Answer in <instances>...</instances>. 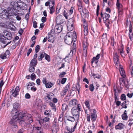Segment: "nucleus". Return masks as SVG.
<instances>
[{"mask_svg":"<svg viewBox=\"0 0 133 133\" xmlns=\"http://www.w3.org/2000/svg\"><path fill=\"white\" fill-rule=\"evenodd\" d=\"M41 21L43 23H44L46 20V18L45 17H43L41 18Z\"/></svg>","mask_w":133,"mask_h":133,"instance_id":"obj_59","label":"nucleus"},{"mask_svg":"<svg viewBox=\"0 0 133 133\" xmlns=\"http://www.w3.org/2000/svg\"><path fill=\"white\" fill-rule=\"evenodd\" d=\"M77 103V101L75 99L72 100L69 102V104L70 106H75Z\"/></svg>","mask_w":133,"mask_h":133,"instance_id":"obj_27","label":"nucleus"},{"mask_svg":"<svg viewBox=\"0 0 133 133\" xmlns=\"http://www.w3.org/2000/svg\"><path fill=\"white\" fill-rule=\"evenodd\" d=\"M122 9L118 10V15L119 16H121L122 14Z\"/></svg>","mask_w":133,"mask_h":133,"instance_id":"obj_57","label":"nucleus"},{"mask_svg":"<svg viewBox=\"0 0 133 133\" xmlns=\"http://www.w3.org/2000/svg\"><path fill=\"white\" fill-rule=\"evenodd\" d=\"M66 79H66V78H63L62 79V80H61V83L62 84H64L65 83V82H66Z\"/></svg>","mask_w":133,"mask_h":133,"instance_id":"obj_53","label":"nucleus"},{"mask_svg":"<svg viewBox=\"0 0 133 133\" xmlns=\"http://www.w3.org/2000/svg\"><path fill=\"white\" fill-rule=\"evenodd\" d=\"M70 84H68L65 86L64 88V90L61 93L62 95H64L66 94V92L70 88Z\"/></svg>","mask_w":133,"mask_h":133,"instance_id":"obj_19","label":"nucleus"},{"mask_svg":"<svg viewBox=\"0 0 133 133\" xmlns=\"http://www.w3.org/2000/svg\"><path fill=\"white\" fill-rule=\"evenodd\" d=\"M13 109L12 110H16L17 112H19V113L21 112H19L18 111H17L16 109H17L18 107L19 106V104L18 103H15L13 104Z\"/></svg>","mask_w":133,"mask_h":133,"instance_id":"obj_32","label":"nucleus"},{"mask_svg":"<svg viewBox=\"0 0 133 133\" xmlns=\"http://www.w3.org/2000/svg\"><path fill=\"white\" fill-rule=\"evenodd\" d=\"M30 89L33 92H35L37 88L35 86H33Z\"/></svg>","mask_w":133,"mask_h":133,"instance_id":"obj_61","label":"nucleus"},{"mask_svg":"<svg viewBox=\"0 0 133 133\" xmlns=\"http://www.w3.org/2000/svg\"><path fill=\"white\" fill-rule=\"evenodd\" d=\"M0 57H1V58L2 59H4L5 58H8L7 56L5 55V54H4L3 55H1L0 56Z\"/></svg>","mask_w":133,"mask_h":133,"instance_id":"obj_58","label":"nucleus"},{"mask_svg":"<svg viewBox=\"0 0 133 133\" xmlns=\"http://www.w3.org/2000/svg\"><path fill=\"white\" fill-rule=\"evenodd\" d=\"M126 102V101H125V103H122V108H126L127 107L126 106V104H125V103Z\"/></svg>","mask_w":133,"mask_h":133,"instance_id":"obj_56","label":"nucleus"},{"mask_svg":"<svg viewBox=\"0 0 133 133\" xmlns=\"http://www.w3.org/2000/svg\"><path fill=\"white\" fill-rule=\"evenodd\" d=\"M33 27L36 28L37 27V22L35 21H34L33 22Z\"/></svg>","mask_w":133,"mask_h":133,"instance_id":"obj_63","label":"nucleus"},{"mask_svg":"<svg viewBox=\"0 0 133 133\" xmlns=\"http://www.w3.org/2000/svg\"><path fill=\"white\" fill-rule=\"evenodd\" d=\"M74 9V8L73 7H71L70 10L69 12V14L70 15L72 14L73 13V10Z\"/></svg>","mask_w":133,"mask_h":133,"instance_id":"obj_49","label":"nucleus"},{"mask_svg":"<svg viewBox=\"0 0 133 133\" xmlns=\"http://www.w3.org/2000/svg\"><path fill=\"white\" fill-rule=\"evenodd\" d=\"M5 38L4 35H3V34H0V41L3 43L5 42Z\"/></svg>","mask_w":133,"mask_h":133,"instance_id":"obj_38","label":"nucleus"},{"mask_svg":"<svg viewBox=\"0 0 133 133\" xmlns=\"http://www.w3.org/2000/svg\"><path fill=\"white\" fill-rule=\"evenodd\" d=\"M88 27H86L85 26V27H84V33L85 36H87L88 35Z\"/></svg>","mask_w":133,"mask_h":133,"instance_id":"obj_35","label":"nucleus"},{"mask_svg":"<svg viewBox=\"0 0 133 133\" xmlns=\"http://www.w3.org/2000/svg\"><path fill=\"white\" fill-rule=\"evenodd\" d=\"M127 96L130 98H131L133 96V93H132L131 94L128 93L127 94Z\"/></svg>","mask_w":133,"mask_h":133,"instance_id":"obj_64","label":"nucleus"},{"mask_svg":"<svg viewBox=\"0 0 133 133\" xmlns=\"http://www.w3.org/2000/svg\"><path fill=\"white\" fill-rule=\"evenodd\" d=\"M48 1H50V2H51L52 4V5L51 6L50 5L49 6V9L50 10V14H52L55 11V8L54 6L55 1L53 0H48Z\"/></svg>","mask_w":133,"mask_h":133,"instance_id":"obj_8","label":"nucleus"},{"mask_svg":"<svg viewBox=\"0 0 133 133\" xmlns=\"http://www.w3.org/2000/svg\"><path fill=\"white\" fill-rule=\"evenodd\" d=\"M114 63L116 64L117 66L119 65V59H114Z\"/></svg>","mask_w":133,"mask_h":133,"instance_id":"obj_51","label":"nucleus"},{"mask_svg":"<svg viewBox=\"0 0 133 133\" xmlns=\"http://www.w3.org/2000/svg\"><path fill=\"white\" fill-rule=\"evenodd\" d=\"M75 21L74 18L69 19L67 22V27L68 31H71L74 29L73 24Z\"/></svg>","mask_w":133,"mask_h":133,"instance_id":"obj_4","label":"nucleus"},{"mask_svg":"<svg viewBox=\"0 0 133 133\" xmlns=\"http://www.w3.org/2000/svg\"><path fill=\"white\" fill-rule=\"evenodd\" d=\"M89 89L92 92L94 91V87L92 84H91L89 86Z\"/></svg>","mask_w":133,"mask_h":133,"instance_id":"obj_46","label":"nucleus"},{"mask_svg":"<svg viewBox=\"0 0 133 133\" xmlns=\"http://www.w3.org/2000/svg\"><path fill=\"white\" fill-rule=\"evenodd\" d=\"M120 81H122L123 83L124 84V85L126 88H129V85L128 84V81H124L123 79L121 78L120 79Z\"/></svg>","mask_w":133,"mask_h":133,"instance_id":"obj_30","label":"nucleus"},{"mask_svg":"<svg viewBox=\"0 0 133 133\" xmlns=\"http://www.w3.org/2000/svg\"><path fill=\"white\" fill-rule=\"evenodd\" d=\"M82 22L83 24V25L84 27H85V26H86V27H88L87 23L85 19H84L83 20Z\"/></svg>","mask_w":133,"mask_h":133,"instance_id":"obj_50","label":"nucleus"},{"mask_svg":"<svg viewBox=\"0 0 133 133\" xmlns=\"http://www.w3.org/2000/svg\"><path fill=\"white\" fill-rule=\"evenodd\" d=\"M126 97L125 95L124 94H122L121 96V99L122 100H125L126 99Z\"/></svg>","mask_w":133,"mask_h":133,"instance_id":"obj_45","label":"nucleus"},{"mask_svg":"<svg viewBox=\"0 0 133 133\" xmlns=\"http://www.w3.org/2000/svg\"><path fill=\"white\" fill-rule=\"evenodd\" d=\"M87 121L88 122H90V115L89 114H87Z\"/></svg>","mask_w":133,"mask_h":133,"instance_id":"obj_62","label":"nucleus"},{"mask_svg":"<svg viewBox=\"0 0 133 133\" xmlns=\"http://www.w3.org/2000/svg\"><path fill=\"white\" fill-rule=\"evenodd\" d=\"M68 108V106L67 105L65 104H64L62 105V110L65 111Z\"/></svg>","mask_w":133,"mask_h":133,"instance_id":"obj_41","label":"nucleus"},{"mask_svg":"<svg viewBox=\"0 0 133 133\" xmlns=\"http://www.w3.org/2000/svg\"><path fill=\"white\" fill-rule=\"evenodd\" d=\"M0 14L2 15H0L1 17L3 18H5L7 19L9 18V13L8 11L6 10L3 9H0Z\"/></svg>","mask_w":133,"mask_h":133,"instance_id":"obj_5","label":"nucleus"},{"mask_svg":"<svg viewBox=\"0 0 133 133\" xmlns=\"http://www.w3.org/2000/svg\"><path fill=\"white\" fill-rule=\"evenodd\" d=\"M119 56L117 53H115L114 55V59H118Z\"/></svg>","mask_w":133,"mask_h":133,"instance_id":"obj_55","label":"nucleus"},{"mask_svg":"<svg viewBox=\"0 0 133 133\" xmlns=\"http://www.w3.org/2000/svg\"><path fill=\"white\" fill-rule=\"evenodd\" d=\"M34 66H31L29 68V71L30 72H33L35 70V68Z\"/></svg>","mask_w":133,"mask_h":133,"instance_id":"obj_43","label":"nucleus"},{"mask_svg":"<svg viewBox=\"0 0 133 133\" xmlns=\"http://www.w3.org/2000/svg\"><path fill=\"white\" fill-rule=\"evenodd\" d=\"M39 50V46L38 45H37L35 47V51L36 53H37Z\"/></svg>","mask_w":133,"mask_h":133,"instance_id":"obj_54","label":"nucleus"},{"mask_svg":"<svg viewBox=\"0 0 133 133\" xmlns=\"http://www.w3.org/2000/svg\"><path fill=\"white\" fill-rule=\"evenodd\" d=\"M122 119L124 120H127L128 118V117L127 116L126 113L125 112H124L123 114L122 115Z\"/></svg>","mask_w":133,"mask_h":133,"instance_id":"obj_36","label":"nucleus"},{"mask_svg":"<svg viewBox=\"0 0 133 133\" xmlns=\"http://www.w3.org/2000/svg\"><path fill=\"white\" fill-rule=\"evenodd\" d=\"M7 11L9 13V15L10 16L16 15V13L18 11L14 8L8 7L7 9Z\"/></svg>","mask_w":133,"mask_h":133,"instance_id":"obj_6","label":"nucleus"},{"mask_svg":"<svg viewBox=\"0 0 133 133\" xmlns=\"http://www.w3.org/2000/svg\"><path fill=\"white\" fill-rule=\"evenodd\" d=\"M124 127V124L122 123H120L115 126V129L116 130H121Z\"/></svg>","mask_w":133,"mask_h":133,"instance_id":"obj_20","label":"nucleus"},{"mask_svg":"<svg viewBox=\"0 0 133 133\" xmlns=\"http://www.w3.org/2000/svg\"><path fill=\"white\" fill-rule=\"evenodd\" d=\"M4 54H5V55L7 56V57L8 58L9 57L10 54V51L9 50H6Z\"/></svg>","mask_w":133,"mask_h":133,"instance_id":"obj_60","label":"nucleus"},{"mask_svg":"<svg viewBox=\"0 0 133 133\" xmlns=\"http://www.w3.org/2000/svg\"><path fill=\"white\" fill-rule=\"evenodd\" d=\"M48 41L51 42H53L54 41V36L52 35V34H49L48 35Z\"/></svg>","mask_w":133,"mask_h":133,"instance_id":"obj_25","label":"nucleus"},{"mask_svg":"<svg viewBox=\"0 0 133 133\" xmlns=\"http://www.w3.org/2000/svg\"><path fill=\"white\" fill-rule=\"evenodd\" d=\"M63 17L60 15H58L56 18V22L58 24H62L64 21Z\"/></svg>","mask_w":133,"mask_h":133,"instance_id":"obj_9","label":"nucleus"},{"mask_svg":"<svg viewBox=\"0 0 133 133\" xmlns=\"http://www.w3.org/2000/svg\"><path fill=\"white\" fill-rule=\"evenodd\" d=\"M44 54L45 55V59L48 62H49L50 61V57L48 55L46 54H45V53H44Z\"/></svg>","mask_w":133,"mask_h":133,"instance_id":"obj_42","label":"nucleus"},{"mask_svg":"<svg viewBox=\"0 0 133 133\" xmlns=\"http://www.w3.org/2000/svg\"><path fill=\"white\" fill-rule=\"evenodd\" d=\"M53 85V84L52 83L50 82H48L45 85V87L47 88H51Z\"/></svg>","mask_w":133,"mask_h":133,"instance_id":"obj_33","label":"nucleus"},{"mask_svg":"<svg viewBox=\"0 0 133 133\" xmlns=\"http://www.w3.org/2000/svg\"><path fill=\"white\" fill-rule=\"evenodd\" d=\"M5 38L7 39L10 40L12 38V35L11 33L9 32H7L5 33Z\"/></svg>","mask_w":133,"mask_h":133,"instance_id":"obj_26","label":"nucleus"},{"mask_svg":"<svg viewBox=\"0 0 133 133\" xmlns=\"http://www.w3.org/2000/svg\"><path fill=\"white\" fill-rule=\"evenodd\" d=\"M81 110V107L80 104H78L77 105V108H73L71 109V112L73 116H76L77 119L78 118L79 114V111Z\"/></svg>","mask_w":133,"mask_h":133,"instance_id":"obj_3","label":"nucleus"},{"mask_svg":"<svg viewBox=\"0 0 133 133\" xmlns=\"http://www.w3.org/2000/svg\"><path fill=\"white\" fill-rule=\"evenodd\" d=\"M83 47L84 50V51H85V52H87V43H83Z\"/></svg>","mask_w":133,"mask_h":133,"instance_id":"obj_39","label":"nucleus"},{"mask_svg":"<svg viewBox=\"0 0 133 133\" xmlns=\"http://www.w3.org/2000/svg\"><path fill=\"white\" fill-rule=\"evenodd\" d=\"M20 90L19 87L17 86L15 89L14 91L12 94V96L16 97L18 95V92Z\"/></svg>","mask_w":133,"mask_h":133,"instance_id":"obj_15","label":"nucleus"},{"mask_svg":"<svg viewBox=\"0 0 133 133\" xmlns=\"http://www.w3.org/2000/svg\"><path fill=\"white\" fill-rule=\"evenodd\" d=\"M96 110L94 109L93 111V112H91V119L92 122L96 121L97 117V115L96 113Z\"/></svg>","mask_w":133,"mask_h":133,"instance_id":"obj_10","label":"nucleus"},{"mask_svg":"<svg viewBox=\"0 0 133 133\" xmlns=\"http://www.w3.org/2000/svg\"><path fill=\"white\" fill-rule=\"evenodd\" d=\"M116 8L118 10L122 9L123 6L122 4L119 2V0H117L116 4Z\"/></svg>","mask_w":133,"mask_h":133,"instance_id":"obj_23","label":"nucleus"},{"mask_svg":"<svg viewBox=\"0 0 133 133\" xmlns=\"http://www.w3.org/2000/svg\"><path fill=\"white\" fill-rule=\"evenodd\" d=\"M101 17L103 18L106 25L108 28L112 22L111 21H110L109 19V18L110 17L109 14L106 13H103L102 12L101 14Z\"/></svg>","mask_w":133,"mask_h":133,"instance_id":"obj_2","label":"nucleus"},{"mask_svg":"<svg viewBox=\"0 0 133 133\" xmlns=\"http://www.w3.org/2000/svg\"><path fill=\"white\" fill-rule=\"evenodd\" d=\"M92 76L94 77V78H96L97 79H100L101 78V76L98 74H95L94 73H91Z\"/></svg>","mask_w":133,"mask_h":133,"instance_id":"obj_34","label":"nucleus"},{"mask_svg":"<svg viewBox=\"0 0 133 133\" xmlns=\"http://www.w3.org/2000/svg\"><path fill=\"white\" fill-rule=\"evenodd\" d=\"M11 114L13 117L10 123L15 128H17L16 124L18 120L20 121L19 123L23 127L26 126L33 122L31 115L28 113H19L13 110L11 111Z\"/></svg>","mask_w":133,"mask_h":133,"instance_id":"obj_1","label":"nucleus"},{"mask_svg":"<svg viewBox=\"0 0 133 133\" xmlns=\"http://www.w3.org/2000/svg\"><path fill=\"white\" fill-rule=\"evenodd\" d=\"M67 119L68 120L71 122H73L75 120L74 118V117L71 116H67Z\"/></svg>","mask_w":133,"mask_h":133,"instance_id":"obj_40","label":"nucleus"},{"mask_svg":"<svg viewBox=\"0 0 133 133\" xmlns=\"http://www.w3.org/2000/svg\"><path fill=\"white\" fill-rule=\"evenodd\" d=\"M10 6L12 7L11 8H14L18 11L21 9V7L19 5L17 2L12 1L10 3Z\"/></svg>","mask_w":133,"mask_h":133,"instance_id":"obj_7","label":"nucleus"},{"mask_svg":"<svg viewBox=\"0 0 133 133\" xmlns=\"http://www.w3.org/2000/svg\"><path fill=\"white\" fill-rule=\"evenodd\" d=\"M44 54H41L39 57H38V60L39 61H41L42 60V58L44 57Z\"/></svg>","mask_w":133,"mask_h":133,"instance_id":"obj_48","label":"nucleus"},{"mask_svg":"<svg viewBox=\"0 0 133 133\" xmlns=\"http://www.w3.org/2000/svg\"><path fill=\"white\" fill-rule=\"evenodd\" d=\"M85 106L87 107L89 110L91 111V109H90V108L89 101H85Z\"/></svg>","mask_w":133,"mask_h":133,"instance_id":"obj_37","label":"nucleus"},{"mask_svg":"<svg viewBox=\"0 0 133 133\" xmlns=\"http://www.w3.org/2000/svg\"><path fill=\"white\" fill-rule=\"evenodd\" d=\"M130 26H129V38L130 39H131V38L133 36V34L132 32V29L131 28V23H130Z\"/></svg>","mask_w":133,"mask_h":133,"instance_id":"obj_29","label":"nucleus"},{"mask_svg":"<svg viewBox=\"0 0 133 133\" xmlns=\"http://www.w3.org/2000/svg\"><path fill=\"white\" fill-rule=\"evenodd\" d=\"M119 69L121 76L123 78H125V73L124 70L122 67V66H120V68Z\"/></svg>","mask_w":133,"mask_h":133,"instance_id":"obj_21","label":"nucleus"},{"mask_svg":"<svg viewBox=\"0 0 133 133\" xmlns=\"http://www.w3.org/2000/svg\"><path fill=\"white\" fill-rule=\"evenodd\" d=\"M72 37L66 36L65 38V42L68 44H70L72 41Z\"/></svg>","mask_w":133,"mask_h":133,"instance_id":"obj_17","label":"nucleus"},{"mask_svg":"<svg viewBox=\"0 0 133 133\" xmlns=\"http://www.w3.org/2000/svg\"><path fill=\"white\" fill-rule=\"evenodd\" d=\"M100 56V54H98L95 57H94L93 58L91 61V63L93 64L94 62L96 64H97Z\"/></svg>","mask_w":133,"mask_h":133,"instance_id":"obj_13","label":"nucleus"},{"mask_svg":"<svg viewBox=\"0 0 133 133\" xmlns=\"http://www.w3.org/2000/svg\"><path fill=\"white\" fill-rule=\"evenodd\" d=\"M80 13L82 17L83 18H85L88 14V10L85 9H84Z\"/></svg>","mask_w":133,"mask_h":133,"instance_id":"obj_16","label":"nucleus"},{"mask_svg":"<svg viewBox=\"0 0 133 133\" xmlns=\"http://www.w3.org/2000/svg\"><path fill=\"white\" fill-rule=\"evenodd\" d=\"M49 105L51 107L52 109L55 112L56 111V109L55 104L52 102H50Z\"/></svg>","mask_w":133,"mask_h":133,"instance_id":"obj_31","label":"nucleus"},{"mask_svg":"<svg viewBox=\"0 0 133 133\" xmlns=\"http://www.w3.org/2000/svg\"><path fill=\"white\" fill-rule=\"evenodd\" d=\"M49 120V118L45 117L43 119H40L39 121V123L41 125H42L44 123L48 121Z\"/></svg>","mask_w":133,"mask_h":133,"instance_id":"obj_18","label":"nucleus"},{"mask_svg":"<svg viewBox=\"0 0 133 133\" xmlns=\"http://www.w3.org/2000/svg\"><path fill=\"white\" fill-rule=\"evenodd\" d=\"M62 26L60 24H58L55 26L54 28L55 32L58 33H60L62 30Z\"/></svg>","mask_w":133,"mask_h":133,"instance_id":"obj_11","label":"nucleus"},{"mask_svg":"<svg viewBox=\"0 0 133 133\" xmlns=\"http://www.w3.org/2000/svg\"><path fill=\"white\" fill-rule=\"evenodd\" d=\"M77 5L78 7L82 6V2L80 0H78Z\"/></svg>","mask_w":133,"mask_h":133,"instance_id":"obj_52","label":"nucleus"},{"mask_svg":"<svg viewBox=\"0 0 133 133\" xmlns=\"http://www.w3.org/2000/svg\"><path fill=\"white\" fill-rule=\"evenodd\" d=\"M54 96V94L52 92H50L47 94L46 97L45 98V100L47 102L50 101L52 99V97Z\"/></svg>","mask_w":133,"mask_h":133,"instance_id":"obj_14","label":"nucleus"},{"mask_svg":"<svg viewBox=\"0 0 133 133\" xmlns=\"http://www.w3.org/2000/svg\"><path fill=\"white\" fill-rule=\"evenodd\" d=\"M26 85L27 90H29L32 87L35 86V84L32 82H30L27 83Z\"/></svg>","mask_w":133,"mask_h":133,"instance_id":"obj_24","label":"nucleus"},{"mask_svg":"<svg viewBox=\"0 0 133 133\" xmlns=\"http://www.w3.org/2000/svg\"><path fill=\"white\" fill-rule=\"evenodd\" d=\"M66 73L65 72H61L59 75V77L61 78L63 77L66 74Z\"/></svg>","mask_w":133,"mask_h":133,"instance_id":"obj_47","label":"nucleus"},{"mask_svg":"<svg viewBox=\"0 0 133 133\" xmlns=\"http://www.w3.org/2000/svg\"><path fill=\"white\" fill-rule=\"evenodd\" d=\"M37 63L36 59H32L30 63V65L31 66H35Z\"/></svg>","mask_w":133,"mask_h":133,"instance_id":"obj_28","label":"nucleus"},{"mask_svg":"<svg viewBox=\"0 0 133 133\" xmlns=\"http://www.w3.org/2000/svg\"><path fill=\"white\" fill-rule=\"evenodd\" d=\"M36 76L35 74L34 73H33L31 75V79L32 80H34L36 79Z\"/></svg>","mask_w":133,"mask_h":133,"instance_id":"obj_44","label":"nucleus"},{"mask_svg":"<svg viewBox=\"0 0 133 133\" xmlns=\"http://www.w3.org/2000/svg\"><path fill=\"white\" fill-rule=\"evenodd\" d=\"M69 31V32H68L67 33L66 36L71 37L73 38V39L76 38L77 36L76 32L74 31L73 32H71L70 31Z\"/></svg>","mask_w":133,"mask_h":133,"instance_id":"obj_12","label":"nucleus"},{"mask_svg":"<svg viewBox=\"0 0 133 133\" xmlns=\"http://www.w3.org/2000/svg\"><path fill=\"white\" fill-rule=\"evenodd\" d=\"M52 131L53 133H57L58 129V124H55L52 126Z\"/></svg>","mask_w":133,"mask_h":133,"instance_id":"obj_22","label":"nucleus"}]
</instances>
